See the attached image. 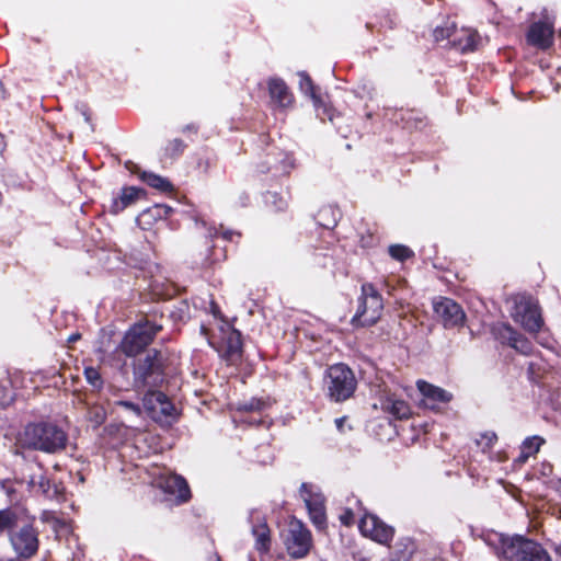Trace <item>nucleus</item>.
Here are the masks:
<instances>
[{"instance_id": "1", "label": "nucleus", "mask_w": 561, "mask_h": 561, "mask_svg": "<svg viewBox=\"0 0 561 561\" xmlns=\"http://www.w3.org/2000/svg\"><path fill=\"white\" fill-rule=\"evenodd\" d=\"M68 436L55 424L39 422L25 426L21 436L22 446L33 450L55 454L66 448Z\"/></svg>"}, {"instance_id": "2", "label": "nucleus", "mask_w": 561, "mask_h": 561, "mask_svg": "<svg viewBox=\"0 0 561 561\" xmlns=\"http://www.w3.org/2000/svg\"><path fill=\"white\" fill-rule=\"evenodd\" d=\"M163 325L156 321V312L139 319L125 332L117 350L127 357H137L154 341Z\"/></svg>"}, {"instance_id": "3", "label": "nucleus", "mask_w": 561, "mask_h": 561, "mask_svg": "<svg viewBox=\"0 0 561 561\" xmlns=\"http://www.w3.org/2000/svg\"><path fill=\"white\" fill-rule=\"evenodd\" d=\"M131 367L136 387L159 388L165 380L168 357L160 350L151 348L134 359Z\"/></svg>"}, {"instance_id": "4", "label": "nucleus", "mask_w": 561, "mask_h": 561, "mask_svg": "<svg viewBox=\"0 0 561 561\" xmlns=\"http://www.w3.org/2000/svg\"><path fill=\"white\" fill-rule=\"evenodd\" d=\"M323 383L330 401L341 403L351 399L357 389V379L352 368L344 363L329 366Z\"/></svg>"}, {"instance_id": "5", "label": "nucleus", "mask_w": 561, "mask_h": 561, "mask_svg": "<svg viewBox=\"0 0 561 561\" xmlns=\"http://www.w3.org/2000/svg\"><path fill=\"white\" fill-rule=\"evenodd\" d=\"M500 545L503 557L510 561H553L540 542L523 535L502 536Z\"/></svg>"}, {"instance_id": "6", "label": "nucleus", "mask_w": 561, "mask_h": 561, "mask_svg": "<svg viewBox=\"0 0 561 561\" xmlns=\"http://www.w3.org/2000/svg\"><path fill=\"white\" fill-rule=\"evenodd\" d=\"M209 345L227 365L237 366L242 362L244 352L242 334L228 322L225 321L219 327L218 334L209 337Z\"/></svg>"}, {"instance_id": "7", "label": "nucleus", "mask_w": 561, "mask_h": 561, "mask_svg": "<svg viewBox=\"0 0 561 561\" xmlns=\"http://www.w3.org/2000/svg\"><path fill=\"white\" fill-rule=\"evenodd\" d=\"M360 291L356 312L351 319L355 329L373 327L381 318L383 310V298L374 284H363Z\"/></svg>"}, {"instance_id": "8", "label": "nucleus", "mask_w": 561, "mask_h": 561, "mask_svg": "<svg viewBox=\"0 0 561 561\" xmlns=\"http://www.w3.org/2000/svg\"><path fill=\"white\" fill-rule=\"evenodd\" d=\"M556 23V13L547 8L537 16L533 14L525 33L526 44L537 50H549L554 45Z\"/></svg>"}, {"instance_id": "9", "label": "nucleus", "mask_w": 561, "mask_h": 561, "mask_svg": "<svg viewBox=\"0 0 561 561\" xmlns=\"http://www.w3.org/2000/svg\"><path fill=\"white\" fill-rule=\"evenodd\" d=\"M294 168V160L277 147L270 148L255 163L257 173L271 174L274 180L289 176Z\"/></svg>"}, {"instance_id": "10", "label": "nucleus", "mask_w": 561, "mask_h": 561, "mask_svg": "<svg viewBox=\"0 0 561 561\" xmlns=\"http://www.w3.org/2000/svg\"><path fill=\"white\" fill-rule=\"evenodd\" d=\"M284 543L291 559H304L313 547L311 531L302 522L294 519L289 523Z\"/></svg>"}, {"instance_id": "11", "label": "nucleus", "mask_w": 561, "mask_h": 561, "mask_svg": "<svg viewBox=\"0 0 561 561\" xmlns=\"http://www.w3.org/2000/svg\"><path fill=\"white\" fill-rule=\"evenodd\" d=\"M9 540L15 556L32 559L39 550V531L33 524H25L13 530Z\"/></svg>"}, {"instance_id": "12", "label": "nucleus", "mask_w": 561, "mask_h": 561, "mask_svg": "<svg viewBox=\"0 0 561 561\" xmlns=\"http://www.w3.org/2000/svg\"><path fill=\"white\" fill-rule=\"evenodd\" d=\"M227 259L226 247L218 244V234L205 237L193 254V263L201 270L214 268Z\"/></svg>"}, {"instance_id": "13", "label": "nucleus", "mask_w": 561, "mask_h": 561, "mask_svg": "<svg viewBox=\"0 0 561 561\" xmlns=\"http://www.w3.org/2000/svg\"><path fill=\"white\" fill-rule=\"evenodd\" d=\"M491 333L499 343L514 348L522 355L529 356L534 353V345L530 340L510 323L500 322L492 325Z\"/></svg>"}, {"instance_id": "14", "label": "nucleus", "mask_w": 561, "mask_h": 561, "mask_svg": "<svg viewBox=\"0 0 561 561\" xmlns=\"http://www.w3.org/2000/svg\"><path fill=\"white\" fill-rule=\"evenodd\" d=\"M434 312L445 329H461L466 324L462 307L451 298L439 297L434 302Z\"/></svg>"}, {"instance_id": "15", "label": "nucleus", "mask_w": 561, "mask_h": 561, "mask_svg": "<svg viewBox=\"0 0 561 561\" xmlns=\"http://www.w3.org/2000/svg\"><path fill=\"white\" fill-rule=\"evenodd\" d=\"M300 495L304 499L311 523L318 530L327 528V513L324 497L312 491L310 483L304 482L300 485Z\"/></svg>"}, {"instance_id": "16", "label": "nucleus", "mask_w": 561, "mask_h": 561, "mask_svg": "<svg viewBox=\"0 0 561 561\" xmlns=\"http://www.w3.org/2000/svg\"><path fill=\"white\" fill-rule=\"evenodd\" d=\"M358 529L364 537L381 545H389L394 536L393 527L370 513H365L359 519Z\"/></svg>"}, {"instance_id": "17", "label": "nucleus", "mask_w": 561, "mask_h": 561, "mask_svg": "<svg viewBox=\"0 0 561 561\" xmlns=\"http://www.w3.org/2000/svg\"><path fill=\"white\" fill-rule=\"evenodd\" d=\"M522 327L529 333H538L543 327L541 309L537 301L524 298L515 306Z\"/></svg>"}, {"instance_id": "18", "label": "nucleus", "mask_w": 561, "mask_h": 561, "mask_svg": "<svg viewBox=\"0 0 561 561\" xmlns=\"http://www.w3.org/2000/svg\"><path fill=\"white\" fill-rule=\"evenodd\" d=\"M144 408L148 416L156 421L170 416L174 410L168 396L159 390H148L144 397Z\"/></svg>"}, {"instance_id": "19", "label": "nucleus", "mask_w": 561, "mask_h": 561, "mask_svg": "<svg viewBox=\"0 0 561 561\" xmlns=\"http://www.w3.org/2000/svg\"><path fill=\"white\" fill-rule=\"evenodd\" d=\"M416 386L423 396L424 405L432 410H436L440 404H446L453 400L450 392L425 380H419Z\"/></svg>"}, {"instance_id": "20", "label": "nucleus", "mask_w": 561, "mask_h": 561, "mask_svg": "<svg viewBox=\"0 0 561 561\" xmlns=\"http://www.w3.org/2000/svg\"><path fill=\"white\" fill-rule=\"evenodd\" d=\"M480 41L481 37L476 30L470 27L457 30L455 26L450 45L461 54H468L477 50Z\"/></svg>"}, {"instance_id": "21", "label": "nucleus", "mask_w": 561, "mask_h": 561, "mask_svg": "<svg viewBox=\"0 0 561 561\" xmlns=\"http://www.w3.org/2000/svg\"><path fill=\"white\" fill-rule=\"evenodd\" d=\"M381 410L394 420H408L412 415L410 404L396 393H388L380 399Z\"/></svg>"}, {"instance_id": "22", "label": "nucleus", "mask_w": 561, "mask_h": 561, "mask_svg": "<svg viewBox=\"0 0 561 561\" xmlns=\"http://www.w3.org/2000/svg\"><path fill=\"white\" fill-rule=\"evenodd\" d=\"M267 88L272 102L278 107L286 108L294 104V94L283 79L271 78Z\"/></svg>"}, {"instance_id": "23", "label": "nucleus", "mask_w": 561, "mask_h": 561, "mask_svg": "<svg viewBox=\"0 0 561 561\" xmlns=\"http://www.w3.org/2000/svg\"><path fill=\"white\" fill-rule=\"evenodd\" d=\"M146 195V191L136 186H125L122 188L121 194L113 198L110 206L112 215H118L127 207L134 205L140 197Z\"/></svg>"}, {"instance_id": "24", "label": "nucleus", "mask_w": 561, "mask_h": 561, "mask_svg": "<svg viewBox=\"0 0 561 561\" xmlns=\"http://www.w3.org/2000/svg\"><path fill=\"white\" fill-rule=\"evenodd\" d=\"M164 490L175 495L176 504L187 503L192 499V492L187 481L180 474H171L164 481Z\"/></svg>"}, {"instance_id": "25", "label": "nucleus", "mask_w": 561, "mask_h": 561, "mask_svg": "<svg viewBox=\"0 0 561 561\" xmlns=\"http://www.w3.org/2000/svg\"><path fill=\"white\" fill-rule=\"evenodd\" d=\"M255 539L254 548L260 554H266L272 547L271 529L266 522H260L252 527Z\"/></svg>"}, {"instance_id": "26", "label": "nucleus", "mask_w": 561, "mask_h": 561, "mask_svg": "<svg viewBox=\"0 0 561 561\" xmlns=\"http://www.w3.org/2000/svg\"><path fill=\"white\" fill-rule=\"evenodd\" d=\"M396 119L405 129H416L425 125V116L415 108H400L396 113Z\"/></svg>"}, {"instance_id": "27", "label": "nucleus", "mask_w": 561, "mask_h": 561, "mask_svg": "<svg viewBox=\"0 0 561 561\" xmlns=\"http://www.w3.org/2000/svg\"><path fill=\"white\" fill-rule=\"evenodd\" d=\"M173 209L165 204H154L153 206L145 209L139 218L145 220L146 224L151 225L158 220H167L172 215Z\"/></svg>"}, {"instance_id": "28", "label": "nucleus", "mask_w": 561, "mask_h": 561, "mask_svg": "<svg viewBox=\"0 0 561 561\" xmlns=\"http://www.w3.org/2000/svg\"><path fill=\"white\" fill-rule=\"evenodd\" d=\"M139 179L142 182H145L148 186L161 193L174 192V185L167 178L160 176L156 173L142 171L139 174Z\"/></svg>"}, {"instance_id": "29", "label": "nucleus", "mask_w": 561, "mask_h": 561, "mask_svg": "<svg viewBox=\"0 0 561 561\" xmlns=\"http://www.w3.org/2000/svg\"><path fill=\"white\" fill-rule=\"evenodd\" d=\"M270 407L268 399L253 397L249 400L239 401L236 404V411L239 413H261Z\"/></svg>"}, {"instance_id": "30", "label": "nucleus", "mask_w": 561, "mask_h": 561, "mask_svg": "<svg viewBox=\"0 0 561 561\" xmlns=\"http://www.w3.org/2000/svg\"><path fill=\"white\" fill-rule=\"evenodd\" d=\"M417 550V545L414 539L410 537L401 538L397 542L396 560L397 561H410L413 554Z\"/></svg>"}, {"instance_id": "31", "label": "nucleus", "mask_w": 561, "mask_h": 561, "mask_svg": "<svg viewBox=\"0 0 561 561\" xmlns=\"http://www.w3.org/2000/svg\"><path fill=\"white\" fill-rule=\"evenodd\" d=\"M545 444V439L538 435L527 437L520 446L519 460L526 461L530 456L536 455L541 445Z\"/></svg>"}, {"instance_id": "32", "label": "nucleus", "mask_w": 561, "mask_h": 561, "mask_svg": "<svg viewBox=\"0 0 561 561\" xmlns=\"http://www.w3.org/2000/svg\"><path fill=\"white\" fill-rule=\"evenodd\" d=\"M299 77V89L302 93L308 95L311 100H314V96H320L318 87L313 83V80L309 76L307 71L298 72Z\"/></svg>"}, {"instance_id": "33", "label": "nucleus", "mask_w": 561, "mask_h": 561, "mask_svg": "<svg viewBox=\"0 0 561 561\" xmlns=\"http://www.w3.org/2000/svg\"><path fill=\"white\" fill-rule=\"evenodd\" d=\"M18 525V514L11 508L0 510V535L13 531Z\"/></svg>"}, {"instance_id": "34", "label": "nucleus", "mask_w": 561, "mask_h": 561, "mask_svg": "<svg viewBox=\"0 0 561 561\" xmlns=\"http://www.w3.org/2000/svg\"><path fill=\"white\" fill-rule=\"evenodd\" d=\"M317 116L322 121H330L333 122L335 110L327 104L322 96H314V100H312Z\"/></svg>"}, {"instance_id": "35", "label": "nucleus", "mask_w": 561, "mask_h": 561, "mask_svg": "<svg viewBox=\"0 0 561 561\" xmlns=\"http://www.w3.org/2000/svg\"><path fill=\"white\" fill-rule=\"evenodd\" d=\"M265 204L276 213L285 211L288 208L287 199L276 192L265 194Z\"/></svg>"}, {"instance_id": "36", "label": "nucleus", "mask_w": 561, "mask_h": 561, "mask_svg": "<svg viewBox=\"0 0 561 561\" xmlns=\"http://www.w3.org/2000/svg\"><path fill=\"white\" fill-rule=\"evenodd\" d=\"M388 253L393 260L399 262H405L414 256L413 250L404 244H391L388 248Z\"/></svg>"}, {"instance_id": "37", "label": "nucleus", "mask_w": 561, "mask_h": 561, "mask_svg": "<svg viewBox=\"0 0 561 561\" xmlns=\"http://www.w3.org/2000/svg\"><path fill=\"white\" fill-rule=\"evenodd\" d=\"M187 145L180 138H174L168 142L164 148V156L170 159H176L186 149Z\"/></svg>"}, {"instance_id": "38", "label": "nucleus", "mask_w": 561, "mask_h": 561, "mask_svg": "<svg viewBox=\"0 0 561 561\" xmlns=\"http://www.w3.org/2000/svg\"><path fill=\"white\" fill-rule=\"evenodd\" d=\"M84 377L91 387H93L98 391L102 390L104 386V380L98 368L92 366L85 367Z\"/></svg>"}, {"instance_id": "39", "label": "nucleus", "mask_w": 561, "mask_h": 561, "mask_svg": "<svg viewBox=\"0 0 561 561\" xmlns=\"http://www.w3.org/2000/svg\"><path fill=\"white\" fill-rule=\"evenodd\" d=\"M380 28L392 30L396 26V15L388 10H381L375 14Z\"/></svg>"}, {"instance_id": "40", "label": "nucleus", "mask_w": 561, "mask_h": 561, "mask_svg": "<svg viewBox=\"0 0 561 561\" xmlns=\"http://www.w3.org/2000/svg\"><path fill=\"white\" fill-rule=\"evenodd\" d=\"M454 27L455 25H453L451 27H443V26H437L434 28V32H433V35H434V38L436 42H440V41H444V39H451L453 38V35H454Z\"/></svg>"}, {"instance_id": "41", "label": "nucleus", "mask_w": 561, "mask_h": 561, "mask_svg": "<svg viewBox=\"0 0 561 561\" xmlns=\"http://www.w3.org/2000/svg\"><path fill=\"white\" fill-rule=\"evenodd\" d=\"M377 243L378 237L370 230H367V232L363 233L359 238V245L363 249L374 248Z\"/></svg>"}, {"instance_id": "42", "label": "nucleus", "mask_w": 561, "mask_h": 561, "mask_svg": "<svg viewBox=\"0 0 561 561\" xmlns=\"http://www.w3.org/2000/svg\"><path fill=\"white\" fill-rule=\"evenodd\" d=\"M115 405L122 407V408L133 412L137 416H139L141 414L140 405L135 402H131L128 400H118L115 402Z\"/></svg>"}, {"instance_id": "43", "label": "nucleus", "mask_w": 561, "mask_h": 561, "mask_svg": "<svg viewBox=\"0 0 561 561\" xmlns=\"http://www.w3.org/2000/svg\"><path fill=\"white\" fill-rule=\"evenodd\" d=\"M216 161L217 159L215 156L201 158L198 160L197 167L204 173H208L209 170L216 164Z\"/></svg>"}, {"instance_id": "44", "label": "nucleus", "mask_w": 561, "mask_h": 561, "mask_svg": "<svg viewBox=\"0 0 561 561\" xmlns=\"http://www.w3.org/2000/svg\"><path fill=\"white\" fill-rule=\"evenodd\" d=\"M339 519L342 525L350 527L355 523V515L351 508H344Z\"/></svg>"}, {"instance_id": "45", "label": "nucleus", "mask_w": 561, "mask_h": 561, "mask_svg": "<svg viewBox=\"0 0 561 561\" xmlns=\"http://www.w3.org/2000/svg\"><path fill=\"white\" fill-rule=\"evenodd\" d=\"M482 439L485 440V447L492 448L497 442V435L494 432H485L481 435Z\"/></svg>"}, {"instance_id": "46", "label": "nucleus", "mask_w": 561, "mask_h": 561, "mask_svg": "<svg viewBox=\"0 0 561 561\" xmlns=\"http://www.w3.org/2000/svg\"><path fill=\"white\" fill-rule=\"evenodd\" d=\"M240 422L242 424H247V425H250V426H261L264 424V421L263 419L260 416V417H255V416H249V417H245V419H241Z\"/></svg>"}, {"instance_id": "47", "label": "nucleus", "mask_w": 561, "mask_h": 561, "mask_svg": "<svg viewBox=\"0 0 561 561\" xmlns=\"http://www.w3.org/2000/svg\"><path fill=\"white\" fill-rule=\"evenodd\" d=\"M210 311H211V313H213V316L215 318H218V319H222L224 318V316L221 313V310H220V307L215 301L210 302Z\"/></svg>"}, {"instance_id": "48", "label": "nucleus", "mask_w": 561, "mask_h": 561, "mask_svg": "<svg viewBox=\"0 0 561 561\" xmlns=\"http://www.w3.org/2000/svg\"><path fill=\"white\" fill-rule=\"evenodd\" d=\"M347 416H341L335 420L336 428L340 433H344V423L346 422Z\"/></svg>"}, {"instance_id": "49", "label": "nucleus", "mask_w": 561, "mask_h": 561, "mask_svg": "<svg viewBox=\"0 0 561 561\" xmlns=\"http://www.w3.org/2000/svg\"><path fill=\"white\" fill-rule=\"evenodd\" d=\"M125 168L130 171L131 173H141L139 172V168L137 164H135L133 161H126L125 162Z\"/></svg>"}, {"instance_id": "50", "label": "nucleus", "mask_w": 561, "mask_h": 561, "mask_svg": "<svg viewBox=\"0 0 561 561\" xmlns=\"http://www.w3.org/2000/svg\"><path fill=\"white\" fill-rule=\"evenodd\" d=\"M218 234V238L221 237L224 241H230L231 238H232V232L231 231H226V232H222V233H219V232H215Z\"/></svg>"}, {"instance_id": "51", "label": "nucleus", "mask_w": 561, "mask_h": 561, "mask_svg": "<svg viewBox=\"0 0 561 561\" xmlns=\"http://www.w3.org/2000/svg\"><path fill=\"white\" fill-rule=\"evenodd\" d=\"M183 131L194 133L196 134L198 131V128L194 124H188L183 128Z\"/></svg>"}, {"instance_id": "52", "label": "nucleus", "mask_w": 561, "mask_h": 561, "mask_svg": "<svg viewBox=\"0 0 561 561\" xmlns=\"http://www.w3.org/2000/svg\"><path fill=\"white\" fill-rule=\"evenodd\" d=\"M201 333L204 336H206L208 340L213 335V334H209V329L206 325H204V324L201 325Z\"/></svg>"}, {"instance_id": "53", "label": "nucleus", "mask_w": 561, "mask_h": 561, "mask_svg": "<svg viewBox=\"0 0 561 561\" xmlns=\"http://www.w3.org/2000/svg\"><path fill=\"white\" fill-rule=\"evenodd\" d=\"M553 552L557 558L561 561V542L553 547Z\"/></svg>"}, {"instance_id": "54", "label": "nucleus", "mask_w": 561, "mask_h": 561, "mask_svg": "<svg viewBox=\"0 0 561 561\" xmlns=\"http://www.w3.org/2000/svg\"><path fill=\"white\" fill-rule=\"evenodd\" d=\"M30 560L31 559L21 558V557L15 556L14 558L1 559L0 561H30Z\"/></svg>"}, {"instance_id": "55", "label": "nucleus", "mask_w": 561, "mask_h": 561, "mask_svg": "<svg viewBox=\"0 0 561 561\" xmlns=\"http://www.w3.org/2000/svg\"><path fill=\"white\" fill-rule=\"evenodd\" d=\"M4 148L3 137L0 135V151Z\"/></svg>"}, {"instance_id": "56", "label": "nucleus", "mask_w": 561, "mask_h": 561, "mask_svg": "<svg viewBox=\"0 0 561 561\" xmlns=\"http://www.w3.org/2000/svg\"><path fill=\"white\" fill-rule=\"evenodd\" d=\"M79 337H80V335H79V334H76V335H71L69 340H70V341H76V340H78Z\"/></svg>"}, {"instance_id": "57", "label": "nucleus", "mask_w": 561, "mask_h": 561, "mask_svg": "<svg viewBox=\"0 0 561 561\" xmlns=\"http://www.w3.org/2000/svg\"><path fill=\"white\" fill-rule=\"evenodd\" d=\"M366 27H367L369 31H373V23H371V22H367V23H366Z\"/></svg>"}, {"instance_id": "58", "label": "nucleus", "mask_w": 561, "mask_h": 561, "mask_svg": "<svg viewBox=\"0 0 561 561\" xmlns=\"http://www.w3.org/2000/svg\"><path fill=\"white\" fill-rule=\"evenodd\" d=\"M533 367H534V364H533V363H530V364H529V366H528V370H529V371H533Z\"/></svg>"}, {"instance_id": "59", "label": "nucleus", "mask_w": 561, "mask_h": 561, "mask_svg": "<svg viewBox=\"0 0 561 561\" xmlns=\"http://www.w3.org/2000/svg\"><path fill=\"white\" fill-rule=\"evenodd\" d=\"M3 93L2 82L0 81V95Z\"/></svg>"}]
</instances>
